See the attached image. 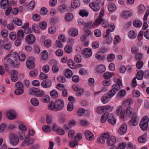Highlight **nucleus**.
Wrapping results in <instances>:
<instances>
[{"instance_id":"nucleus-1","label":"nucleus","mask_w":149,"mask_h":149,"mask_svg":"<svg viewBox=\"0 0 149 149\" xmlns=\"http://www.w3.org/2000/svg\"><path fill=\"white\" fill-rule=\"evenodd\" d=\"M114 80L116 84L112 85V89L110 90L108 94H104L101 98V102L103 104L107 103L109 101L110 98L115 95L117 91L120 89L122 86L121 81L120 79L115 78Z\"/></svg>"},{"instance_id":"nucleus-2","label":"nucleus","mask_w":149,"mask_h":149,"mask_svg":"<svg viewBox=\"0 0 149 149\" xmlns=\"http://www.w3.org/2000/svg\"><path fill=\"white\" fill-rule=\"evenodd\" d=\"M10 55L7 54L5 56L3 59V62L6 70L12 67H18L20 65L19 61L17 59L13 60L9 57Z\"/></svg>"},{"instance_id":"nucleus-3","label":"nucleus","mask_w":149,"mask_h":149,"mask_svg":"<svg viewBox=\"0 0 149 149\" xmlns=\"http://www.w3.org/2000/svg\"><path fill=\"white\" fill-rule=\"evenodd\" d=\"M125 116L129 118H131L129 121V123L130 125L134 126L137 125L139 120V117L134 112L133 109L129 107L127 108Z\"/></svg>"},{"instance_id":"nucleus-4","label":"nucleus","mask_w":149,"mask_h":149,"mask_svg":"<svg viewBox=\"0 0 149 149\" xmlns=\"http://www.w3.org/2000/svg\"><path fill=\"white\" fill-rule=\"evenodd\" d=\"M114 29L115 26L114 25L111 24L108 29H107L105 34L103 36L104 38H106L108 37L106 40V42L108 44H110L112 40V38L111 36L109 35L110 32L113 31L114 30Z\"/></svg>"},{"instance_id":"nucleus-5","label":"nucleus","mask_w":149,"mask_h":149,"mask_svg":"<svg viewBox=\"0 0 149 149\" xmlns=\"http://www.w3.org/2000/svg\"><path fill=\"white\" fill-rule=\"evenodd\" d=\"M15 89L14 93L16 95H19L22 94L24 92V86L21 82L18 81L16 82L15 85Z\"/></svg>"},{"instance_id":"nucleus-6","label":"nucleus","mask_w":149,"mask_h":149,"mask_svg":"<svg viewBox=\"0 0 149 149\" xmlns=\"http://www.w3.org/2000/svg\"><path fill=\"white\" fill-rule=\"evenodd\" d=\"M9 139L11 144L14 146L18 144L19 142L18 136L14 134H11L9 135Z\"/></svg>"},{"instance_id":"nucleus-7","label":"nucleus","mask_w":149,"mask_h":149,"mask_svg":"<svg viewBox=\"0 0 149 149\" xmlns=\"http://www.w3.org/2000/svg\"><path fill=\"white\" fill-rule=\"evenodd\" d=\"M147 118V117L144 116L140 123V127L141 130L143 131L146 130L148 126V120Z\"/></svg>"},{"instance_id":"nucleus-8","label":"nucleus","mask_w":149,"mask_h":149,"mask_svg":"<svg viewBox=\"0 0 149 149\" xmlns=\"http://www.w3.org/2000/svg\"><path fill=\"white\" fill-rule=\"evenodd\" d=\"M34 140L31 138L29 136H26L25 139L21 144V146L24 147L25 146H29L32 145L34 142Z\"/></svg>"},{"instance_id":"nucleus-9","label":"nucleus","mask_w":149,"mask_h":149,"mask_svg":"<svg viewBox=\"0 0 149 149\" xmlns=\"http://www.w3.org/2000/svg\"><path fill=\"white\" fill-rule=\"evenodd\" d=\"M46 122L48 124H52V129L54 131H56V124L55 121L54 122L51 116L49 115H47L46 116Z\"/></svg>"},{"instance_id":"nucleus-10","label":"nucleus","mask_w":149,"mask_h":149,"mask_svg":"<svg viewBox=\"0 0 149 149\" xmlns=\"http://www.w3.org/2000/svg\"><path fill=\"white\" fill-rule=\"evenodd\" d=\"M6 116L10 120L15 119L17 116L16 112L14 110H11L8 111L6 113Z\"/></svg>"},{"instance_id":"nucleus-11","label":"nucleus","mask_w":149,"mask_h":149,"mask_svg":"<svg viewBox=\"0 0 149 149\" xmlns=\"http://www.w3.org/2000/svg\"><path fill=\"white\" fill-rule=\"evenodd\" d=\"M36 40L35 36L32 34H29L27 35L25 37V40L26 42L30 45L33 44L35 42Z\"/></svg>"},{"instance_id":"nucleus-12","label":"nucleus","mask_w":149,"mask_h":149,"mask_svg":"<svg viewBox=\"0 0 149 149\" xmlns=\"http://www.w3.org/2000/svg\"><path fill=\"white\" fill-rule=\"evenodd\" d=\"M116 113L118 115H119L121 119H123L125 116V111L123 109L122 106H119L116 109Z\"/></svg>"},{"instance_id":"nucleus-13","label":"nucleus","mask_w":149,"mask_h":149,"mask_svg":"<svg viewBox=\"0 0 149 149\" xmlns=\"http://www.w3.org/2000/svg\"><path fill=\"white\" fill-rule=\"evenodd\" d=\"M10 78L12 81L15 82L18 80V71L16 70H12L10 72Z\"/></svg>"},{"instance_id":"nucleus-14","label":"nucleus","mask_w":149,"mask_h":149,"mask_svg":"<svg viewBox=\"0 0 149 149\" xmlns=\"http://www.w3.org/2000/svg\"><path fill=\"white\" fill-rule=\"evenodd\" d=\"M93 24L92 22L86 23L85 26L83 28V30L85 32H87V35H90L91 31L90 29L92 28Z\"/></svg>"},{"instance_id":"nucleus-15","label":"nucleus","mask_w":149,"mask_h":149,"mask_svg":"<svg viewBox=\"0 0 149 149\" xmlns=\"http://www.w3.org/2000/svg\"><path fill=\"white\" fill-rule=\"evenodd\" d=\"M105 66L103 64H100L96 66L95 68V71L98 74L102 73L106 70Z\"/></svg>"},{"instance_id":"nucleus-16","label":"nucleus","mask_w":149,"mask_h":149,"mask_svg":"<svg viewBox=\"0 0 149 149\" xmlns=\"http://www.w3.org/2000/svg\"><path fill=\"white\" fill-rule=\"evenodd\" d=\"M52 84V81L50 79L44 80L41 83V86L44 88H49L51 87Z\"/></svg>"},{"instance_id":"nucleus-17","label":"nucleus","mask_w":149,"mask_h":149,"mask_svg":"<svg viewBox=\"0 0 149 149\" xmlns=\"http://www.w3.org/2000/svg\"><path fill=\"white\" fill-rule=\"evenodd\" d=\"M13 56L15 58V59L17 57L19 60L21 61H24L25 59V56L24 54L22 52H20L17 54L16 52H14L13 53Z\"/></svg>"},{"instance_id":"nucleus-18","label":"nucleus","mask_w":149,"mask_h":149,"mask_svg":"<svg viewBox=\"0 0 149 149\" xmlns=\"http://www.w3.org/2000/svg\"><path fill=\"white\" fill-rule=\"evenodd\" d=\"M116 142V138L113 136H111L107 139V144L109 146L114 145Z\"/></svg>"},{"instance_id":"nucleus-19","label":"nucleus","mask_w":149,"mask_h":149,"mask_svg":"<svg viewBox=\"0 0 149 149\" xmlns=\"http://www.w3.org/2000/svg\"><path fill=\"white\" fill-rule=\"evenodd\" d=\"M64 102L61 99L56 100V111L62 110L64 107Z\"/></svg>"},{"instance_id":"nucleus-20","label":"nucleus","mask_w":149,"mask_h":149,"mask_svg":"<svg viewBox=\"0 0 149 149\" xmlns=\"http://www.w3.org/2000/svg\"><path fill=\"white\" fill-rule=\"evenodd\" d=\"M110 106L107 105L105 106L99 107L97 109V112L98 113L101 114L104 111L108 110L110 108Z\"/></svg>"},{"instance_id":"nucleus-21","label":"nucleus","mask_w":149,"mask_h":149,"mask_svg":"<svg viewBox=\"0 0 149 149\" xmlns=\"http://www.w3.org/2000/svg\"><path fill=\"white\" fill-rule=\"evenodd\" d=\"M89 5L91 8L94 11H97L100 9L99 5L96 2H94L91 3Z\"/></svg>"},{"instance_id":"nucleus-22","label":"nucleus","mask_w":149,"mask_h":149,"mask_svg":"<svg viewBox=\"0 0 149 149\" xmlns=\"http://www.w3.org/2000/svg\"><path fill=\"white\" fill-rule=\"evenodd\" d=\"M127 127L125 124L122 125L119 129L118 132L119 133L120 135L124 134L126 132Z\"/></svg>"},{"instance_id":"nucleus-23","label":"nucleus","mask_w":149,"mask_h":149,"mask_svg":"<svg viewBox=\"0 0 149 149\" xmlns=\"http://www.w3.org/2000/svg\"><path fill=\"white\" fill-rule=\"evenodd\" d=\"M84 135L86 138L88 140L91 141L94 138L93 134L89 131H86L85 132Z\"/></svg>"},{"instance_id":"nucleus-24","label":"nucleus","mask_w":149,"mask_h":149,"mask_svg":"<svg viewBox=\"0 0 149 149\" xmlns=\"http://www.w3.org/2000/svg\"><path fill=\"white\" fill-rule=\"evenodd\" d=\"M83 54L86 57H88L91 56L92 54V51L90 48H86L84 51Z\"/></svg>"},{"instance_id":"nucleus-25","label":"nucleus","mask_w":149,"mask_h":149,"mask_svg":"<svg viewBox=\"0 0 149 149\" xmlns=\"http://www.w3.org/2000/svg\"><path fill=\"white\" fill-rule=\"evenodd\" d=\"M26 65L27 68L29 69L34 68L35 64L32 60L29 59L26 60Z\"/></svg>"},{"instance_id":"nucleus-26","label":"nucleus","mask_w":149,"mask_h":149,"mask_svg":"<svg viewBox=\"0 0 149 149\" xmlns=\"http://www.w3.org/2000/svg\"><path fill=\"white\" fill-rule=\"evenodd\" d=\"M104 11V10H101L99 17L96 19L95 22V25H98L100 24L103 19L102 18L103 16Z\"/></svg>"},{"instance_id":"nucleus-27","label":"nucleus","mask_w":149,"mask_h":149,"mask_svg":"<svg viewBox=\"0 0 149 149\" xmlns=\"http://www.w3.org/2000/svg\"><path fill=\"white\" fill-rule=\"evenodd\" d=\"M41 59L44 61L48 60L49 58L48 53L47 51L44 50L41 53Z\"/></svg>"},{"instance_id":"nucleus-28","label":"nucleus","mask_w":149,"mask_h":149,"mask_svg":"<svg viewBox=\"0 0 149 149\" xmlns=\"http://www.w3.org/2000/svg\"><path fill=\"white\" fill-rule=\"evenodd\" d=\"M69 34L72 36H76L78 34V31L77 29H70L68 31Z\"/></svg>"},{"instance_id":"nucleus-29","label":"nucleus","mask_w":149,"mask_h":149,"mask_svg":"<svg viewBox=\"0 0 149 149\" xmlns=\"http://www.w3.org/2000/svg\"><path fill=\"white\" fill-rule=\"evenodd\" d=\"M9 2L8 0H1L0 3L1 8L2 9H5L9 6Z\"/></svg>"},{"instance_id":"nucleus-30","label":"nucleus","mask_w":149,"mask_h":149,"mask_svg":"<svg viewBox=\"0 0 149 149\" xmlns=\"http://www.w3.org/2000/svg\"><path fill=\"white\" fill-rule=\"evenodd\" d=\"M137 36L136 31L134 30L130 31L128 33V36L130 39H134Z\"/></svg>"},{"instance_id":"nucleus-31","label":"nucleus","mask_w":149,"mask_h":149,"mask_svg":"<svg viewBox=\"0 0 149 149\" xmlns=\"http://www.w3.org/2000/svg\"><path fill=\"white\" fill-rule=\"evenodd\" d=\"M121 16L123 17L127 18L132 15V13L130 11H123L121 14Z\"/></svg>"},{"instance_id":"nucleus-32","label":"nucleus","mask_w":149,"mask_h":149,"mask_svg":"<svg viewBox=\"0 0 149 149\" xmlns=\"http://www.w3.org/2000/svg\"><path fill=\"white\" fill-rule=\"evenodd\" d=\"M80 5V3L79 0H73L71 6L74 8L79 7Z\"/></svg>"},{"instance_id":"nucleus-33","label":"nucleus","mask_w":149,"mask_h":149,"mask_svg":"<svg viewBox=\"0 0 149 149\" xmlns=\"http://www.w3.org/2000/svg\"><path fill=\"white\" fill-rule=\"evenodd\" d=\"M133 25L134 26L137 28L141 27L142 25V22L139 20L136 19L134 20L133 22Z\"/></svg>"},{"instance_id":"nucleus-34","label":"nucleus","mask_w":149,"mask_h":149,"mask_svg":"<svg viewBox=\"0 0 149 149\" xmlns=\"http://www.w3.org/2000/svg\"><path fill=\"white\" fill-rule=\"evenodd\" d=\"M30 102L31 104L34 106H38L39 104L38 100L35 97L31 98L30 99Z\"/></svg>"},{"instance_id":"nucleus-35","label":"nucleus","mask_w":149,"mask_h":149,"mask_svg":"<svg viewBox=\"0 0 149 149\" xmlns=\"http://www.w3.org/2000/svg\"><path fill=\"white\" fill-rule=\"evenodd\" d=\"M145 10V7L143 4H140L139 5L138 10V13L139 14H142L144 13Z\"/></svg>"},{"instance_id":"nucleus-36","label":"nucleus","mask_w":149,"mask_h":149,"mask_svg":"<svg viewBox=\"0 0 149 149\" xmlns=\"http://www.w3.org/2000/svg\"><path fill=\"white\" fill-rule=\"evenodd\" d=\"M131 53L133 54H136L139 51V48L138 46L136 45H133L131 49Z\"/></svg>"},{"instance_id":"nucleus-37","label":"nucleus","mask_w":149,"mask_h":149,"mask_svg":"<svg viewBox=\"0 0 149 149\" xmlns=\"http://www.w3.org/2000/svg\"><path fill=\"white\" fill-rule=\"evenodd\" d=\"M116 6L113 3H110L108 6V9L111 12H113L116 9Z\"/></svg>"},{"instance_id":"nucleus-38","label":"nucleus","mask_w":149,"mask_h":149,"mask_svg":"<svg viewBox=\"0 0 149 149\" xmlns=\"http://www.w3.org/2000/svg\"><path fill=\"white\" fill-rule=\"evenodd\" d=\"M13 21L15 24L18 26H20L22 24V20L17 17H15L13 18Z\"/></svg>"},{"instance_id":"nucleus-39","label":"nucleus","mask_w":149,"mask_h":149,"mask_svg":"<svg viewBox=\"0 0 149 149\" xmlns=\"http://www.w3.org/2000/svg\"><path fill=\"white\" fill-rule=\"evenodd\" d=\"M109 115V113L108 112H105L102 116L101 118V123H104L106 121L107 118H108Z\"/></svg>"},{"instance_id":"nucleus-40","label":"nucleus","mask_w":149,"mask_h":149,"mask_svg":"<svg viewBox=\"0 0 149 149\" xmlns=\"http://www.w3.org/2000/svg\"><path fill=\"white\" fill-rule=\"evenodd\" d=\"M72 74V72L70 69H67L65 70V75L66 78H71Z\"/></svg>"},{"instance_id":"nucleus-41","label":"nucleus","mask_w":149,"mask_h":149,"mask_svg":"<svg viewBox=\"0 0 149 149\" xmlns=\"http://www.w3.org/2000/svg\"><path fill=\"white\" fill-rule=\"evenodd\" d=\"M50 98L48 95H44L43 96L42 100L43 102L46 103H49L50 101Z\"/></svg>"},{"instance_id":"nucleus-42","label":"nucleus","mask_w":149,"mask_h":149,"mask_svg":"<svg viewBox=\"0 0 149 149\" xmlns=\"http://www.w3.org/2000/svg\"><path fill=\"white\" fill-rule=\"evenodd\" d=\"M45 94V92L44 91L38 88L36 96L37 97H41L44 96Z\"/></svg>"},{"instance_id":"nucleus-43","label":"nucleus","mask_w":149,"mask_h":149,"mask_svg":"<svg viewBox=\"0 0 149 149\" xmlns=\"http://www.w3.org/2000/svg\"><path fill=\"white\" fill-rule=\"evenodd\" d=\"M147 141L146 135L143 134L139 137L138 139V141L140 143H145Z\"/></svg>"},{"instance_id":"nucleus-44","label":"nucleus","mask_w":149,"mask_h":149,"mask_svg":"<svg viewBox=\"0 0 149 149\" xmlns=\"http://www.w3.org/2000/svg\"><path fill=\"white\" fill-rule=\"evenodd\" d=\"M38 74L37 70L34 69L31 71L29 73L30 76L32 77H34L37 76Z\"/></svg>"},{"instance_id":"nucleus-45","label":"nucleus","mask_w":149,"mask_h":149,"mask_svg":"<svg viewBox=\"0 0 149 149\" xmlns=\"http://www.w3.org/2000/svg\"><path fill=\"white\" fill-rule=\"evenodd\" d=\"M67 8V6L65 4L61 5L58 7V10L60 12H63L66 11Z\"/></svg>"},{"instance_id":"nucleus-46","label":"nucleus","mask_w":149,"mask_h":149,"mask_svg":"<svg viewBox=\"0 0 149 149\" xmlns=\"http://www.w3.org/2000/svg\"><path fill=\"white\" fill-rule=\"evenodd\" d=\"M73 18V15L72 13H69L66 15L65 16V20L68 22H69L72 20Z\"/></svg>"},{"instance_id":"nucleus-47","label":"nucleus","mask_w":149,"mask_h":149,"mask_svg":"<svg viewBox=\"0 0 149 149\" xmlns=\"http://www.w3.org/2000/svg\"><path fill=\"white\" fill-rule=\"evenodd\" d=\"M39 28L42 30H44L47 27V22L45 21L40 22L39 24Z\"/></svg>"},{"instance_id":"nucleus-48","label":"nucleus","mask_w":149,"mask_h":149,"mask_svg":"<svg viewBox=\"0 0 149 149\" xmlns=\"http://www.w3.org/2000/svg\"><path fill=\"white\" fill-rule=\"evenodd\" d=\"M113 73L112 72H105L103 75L104 78L106 79H108L111 78L113 75Z\"/></svg>"},{"instance_id":"nucleus-49","label":"nucleus","mask_w":149,"mask_h":149,"mask_svg":"<svg viewBox=\"0 0 149 149\" xmlns=\"http://www.w3.org/2000/svg\"><path fill=\"white\" fill-rule=\"evenodd\" d=\"M42 129L43 131L46 133H48L51 131V128L50 126L48 125L43 126Z\"/></svg>"},{"instance_id":"nucleus-50","label":"nucleus","mask_w":149,"mask_h":149,"mask_svg":"<svg viewBox=\"0 0 149 149\" xmlns=\"http://www.w3.org/2000/svg\"><path fill=\"white\" fill-rule=\"evenodd\" d=\"M131 102L132 99L131 98H129L123 102V106L126 107L127 108L130 107L129 106L131 103Z\"/></svg>"},{"instance_id":"nucleus-51","label":"nucleus","mask_w":149,"mask_h":149,"mask_svg":"<svg viewBox=\"0 0 149 149\" xmlns=\"http://www.w3.org/2000/svg\"><path fill=\"white\" fill-rule=\"evenodd\" d=\"M102 24L103 27L107 28L109 26V23L107 20H104L103 19L100 24Z\"/></svg>"},{"instance_id":"nucleus-52","label":"nucleus","mask_w":149,"mask_h":149,"mask_svg":"<svg viewBox=\"0 0 149 149\" xmlns=\"http://www.w3.org/2000/svg\"><path fill=\"white\" fill-rule=\"evenodd\" d=\"M17 36L18 38L23 39L24 36L23 31L22 30H19L17 33Z\"/></svg>"},{"instance_id":"nucleus-53","label":"nucleus","mask_w":149,"mask_h":149,"mask_svg":"<svg viewBox=\"0 0 149 149\" xmlns=\"http://www.w3.org/2000/svg\"><path fill=\"white\" fill-rule=\"evenodd\" d=\"M68 66L71 69H75L76 68L74 62L71 59H69L68 60Z\"/></svg>"},{"instance_id":"nucleus-54","label":"nucleus","mask_w":149,"mask_h":149,"mask_svg":"<svg viewBox=\"0 0 149 149\" xmlns=\"http://www.w3.org/2000/svg\"><path fill=\"white\" fill-rule=\"evenodd\" d=\"M60 116V118L59 120V122L61 123H64L66 120L65 115L63 113H61Z\"/></svg>"},{"instance_id":"nucleus-55","label":"nucleus","mask_w":149,"mask_h":149,"mask_svg":"<svg viewBox=\"0 0 149 149\" xmlns=\"http://www.w3.org/2000/svg\"><path fill=\"white\" fill-rule=\"evenodd\" d=\"M37 88L34 87L31 88L29 91V93L31 95L36 96Z\"/></svg>"},{"instance_id":"nucleus-56","label":"nucleus","mask_w":149,"mask_h":149,"mask_svg":"<svg viewBox=\"0 0 149 149\" xmlns=\"http://www.w3.org/2000/svg\"><path fill=\"white\" fill-rule=\"evenodd\" d=\"M143 72L142 70H139L137 72V75H136V78L137 79L139 80H141L143 77Z\"/></svg>"},{"instance_id":"nucleus-57","label":"nucleus","mask_w":149,"mask_h":149,"mask_svg":"<svg viewBox=\"0 0 149 149\" xmlns=\"http://www.w3.org/2000/svg\"><path fill=\"white\" fill-rule=\"evenodd\" d=\"M49 109L53 111H55L56 109L55 103L51 101L49 105Z\"/></svg>"},{"instance_id":"nucleus-58","label":"nucleus","mask_w":149,"mask_h":149,"mask_svg":"<svg viewBox=\"0 0 149 149\" xmlns=\"http://www.w3.org/2000/svg\"><path fill=\"white\" fill-rule=\"evenodd\" d=\"M108 123L113 125H115L116 122V119L113 117L109 118L108 117Z\"/></svg>"},{"instance_id":"nucleus-59","label":"nucleus","mask_w":149,"mask_h":149,"mask_svg":"<svg viewBox=\"0 0 149 149\" xmlns=\"http://www.w3.org/2000/svg\"><path fill=\"white\" fill-rule=\"evenodd\" d=\"M32 28L34 32L36 33H40V30L37 25L34 24L32 25Z\"/></svg>"},{"instance_id":"nucleus-60","label":"nucleus","mask_w":149,"mask_h":149,"mask_svg":"<svg viewBox=\"0 0 149 149\" xmlns=\"http://www.w3.org/2000/svg\"><path fill=\"white\" fill-rule=\"evenodd\" d=\"M95 57L97 59L102 60L104 58V56L101 53L98 52L96 54Z\"/></svg>"},{"instance_id":"nucleus-61","label":"nucleus","mask_w":149,"mask_h":149,"mask_svg":"<svg viewBox=\"0 0 149 149\" xmlns=\"http://www.w3.org/2000/svg\"><path fill=\"white\" fill-rule=\"evenodd\" d=\"M7 125L6 124L3 123L0 124V133H3L7 127Z\"/></svg>"},{"instance_id":"nucleus-62","label":"nucleus","mask_w":149,"mask_h":149,"mask_svg":"<svg viewBox=\"0 0 149 149\" xmlns=\"http://www.w3.org/2000/svg\"><path fill=\"white\" fill-rule=\"evenodd\" d=\"M44 44L45 47L49 48L52 45V42L50 40H46L44 41Z\"/></svg>"},{"instance_id":"nucleus-63","label":"nucleus","mask_w":149,"mask_h":149,"mask_svg":"<svg viewBox=\"0 0 149 149\" xmlns=\"http://www.w3.org/2000/svg\"><path fill=\"white\" fill-rule=\"evenodd\" d=\"M57 81L59 82L64 83L65 81V78L63 76H59L57 77Z\"/></svg>"},{"instance_id":"nucleus-64","label":"nucleus","mask_w":149,"mask_h":149,"mask_svg":"<svg viewBox=\"0 0 149 149\" xmlns=\"http://www.w3.org/2000/svg\"><path fill=\"white\" fill-rule=\"evenodd\" d=\"M115 58V55L113 54H111L108 55L107 59L108 61L111 62L114 60Z\"/></svg>"}]
</instances>
